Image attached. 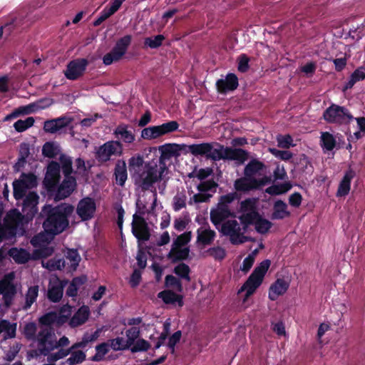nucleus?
I'll return each instance as SVG.
<instances>
[{"label": "nucleus", "mask_w": 365, "mask_h": 365, "mask_svg": "<svg viewBox=\"0 0 365 365\" xmlns=\"http://www.w3.org/2000/svg\"><path fill=\"white\" fill-rule=\"evenodd\" d=\"M110 349V346L108 341L101 343V344L96 346V353L93 356L94 360L101 361V359H103L104 356L109 351Z\"/></svg>", "instance_id": "56"}, {"label": "nucleus", "mask_w": 365, "mask_h": 365, "mask_svg": "<svg viewBox=\"0 0 365 365\" xmlns=\"http://www.w3.org/2000/svg\"><path fill=\"white\" fill-rule=\"evenodd\" d=\"M289 215L290 212L288 211L287 205L282 200H277V202H275L273 207L272 219L282 220L288 217Z\"/></svg>", "instance_id": "36"}, {"label": "nucleus", "mask_w": 365, "mask_h": 365, "mask_svg": "<svg viewBox=\"0 0 365 365\" xmlns=\"http://www.w3.org/2000/svg\"><path fill=\"white\" fill-rule=\"evenodd\" d=\"M355 173L352 170H349L346 173L339 185L336 193L337 196L343 197L348 195L351 187V181Z\"/></svg>", "instance_id": "35"}, {"label": "nucleus", "mask_w": 365, "mask_h": 365, "mask_svg": "<svg viewBox=\"0 0 365 365\" xmlns=\"http://www.w3.org/2000/svg\"><path fill=\"white\" fill-rule=\"evenodd\" d=\"M190 272V269L189 266L185 263L179 264L174 269L175 274H176L180 277L185 279L187 282L190 281V277L189 275Z\"/></svg>", "instance_id": "53"}, {"label": "nucleus", "mask_w": 365, "mask_h": 365, "mask_svg": "<svg viewBox=\"0 0 365 365\" xmlns=\"http://www.w3.org/2000/svg\"><path fill=\"white\" fill-rule=\"evenodd\" d=\"M113 134L119 140L125 143H132L135 141V137L129 126L125 124L118 125L113 131Z\"/></svg>", "instance_id": "31"}, {"label": "nucleus", "mask_w": 365, "mask_h": 365, "mask_svg": "<svg viewBox=\"0 0 365 365\" xmlns=\"http://www.w3.org/2000/svg\"><path fill=\"white\" fill-rule=\"evenodd\" d=\"M71 314V306H63L60 312H56V317L55 319V325L60 327L66 323L69 317Z\"/></svg>", "instance_id": "43"}, {"label": "nucleus", "mask_w": 365, "mask_h": 365, "mask_svg": "<svg viewBox=\"0 0 365 365\" xmlns=\"http://www.w3.org/2000/svg\"><path fill=\"white\" fill-rule=\"evenodd\" d=\"M186 205V196L184 193H178L174 197L173 207L175 210H179Z\"/></svg>", "instance_id": "63"}, {"label": "nucleus", "mask_w": 365, "mask_h": 365, "mask_svg": "<svg viewBox=\"0 0 365 365\" xmlns=\"http://www.w3.org/2000/svg\"><path fill=\"white\" fill-rule=\"evenodd\" d=\"M53 103L52 99H45L38 103H33L24 106H20L17 109L19 115H28L36 110L49 106Z\"/></svg>", "instance_id": "32"}, {"label": "nucleus", "mask_w": 365, "mask_h": 365, "mask_svg": "<svg viewBox=\"0 0 365 365\" xmlns=\"http://www.w3.org/2000/svg\"><path fill=\"white\" fill-rule=\"evenodd\" d=\"M73 207L68 204H61L52 207L51 205H45L41 215L47 217L43 226L47 233L57 235L62 232L68 225V217L73 213Z\"/></svg>", "instance_id": "1"}, {"label": "nucleus", "mask_w": 365, "mask_h": 365, "mask_svg": "<svg viewBox=\"0 0 365 365\" xmlns=\"http://www.w3.org/2000/svg\"><path fill=\"white\" fill-rule=\"evenodd\" d=\"M220 232L229 237L230 241L233 245L242 244L249 240V237L244 234L245 227H242L236 220H228L222 224Z\"/></svg>", "instance_id": "9"}, {"label": "nucleus", "mask_w": 365, "mask_h": 365, "mask_svg": "<svg viewBox=\"0 0 365 365\" xmlns=\"http://www.w3.org/2000/svg\"><path fill=\"white\" fill-rule=\"evenodd\" d=\"M192 238L190 231L185 232L178 235L173 241L171 249L167 255V258L172 262L186 259L190 253V249L187 245Z\"/></svg>", "instance_id": "8"}, {"label": "nucleus", "mask_w": 365, "mask_h": 365, "mask_svg": "<svg viewBox=\"0 0 365 365\" xmlns=\"http://www.w3.org/2000/svg\"><path fill=\"white\" fill-rule=\"evenodd\" d=\"M16 323L0 318V335L4 340L13 339L16 336Z\"/></svg>", "instance_id": "33"}, {"label": "nucleus", "mask_w": 365, "mask_h": 365, "mask_svg": "<svg viewBox=\"0 0 365 365\" xmlns=\"http://www.w3.org/2000/svg\"><path fill=\"white\" fill-rule=\"evenodd\" d=\"M270 262L269 260L263 261L257 267L243 286L239 289L238 293L245 292L243 303L253 294L257 288L262 284L264 276L269 269Z\"/></svg>", "instance_id": "7"}, {"label": "nucleus", "mask_w": 365, "mask_h": 365, "mask_svg": "<svg viewBox=\"0 0 365 365\" xmlns=\"http://www.w3.org/2000/svg\"><path fill=\"white\" fill-rule=\"evenodd\" d=\"M167 173L168 168L163 164H146L134 174L135 184L143 190H149L154 183L163 180Z\"/></svg>", "instance_id": "3"}, {"label": "nucleus", "mask_w": 365, "mask_h": 365, "mask_svg": "<svg viewBox=\"0 0 365 365\" xmlns=\"http://www.w3.org/2000/svg\"><path fill=\"white\" fill-rule=\"evenodd\" d=\"M216 86L220 93H226L237 88L238 79L235 74L230 73L225 79H219L217 81Z\"/></svg>", "instance_id": "29"}, {"label": "nucleus", "mask_w": 365, "mask_h": 365, "mask_svg": "<svg viewBox=\"0 0 365 365\" xmlns=\"http://www.w3.org/2000/svg\"><path fill=\"white\" fill-rule=\"evenodd\" d=\"M140 334V329L135 327H133L125 331L126 339L125 341L130 348L134 342L137 341Z\"/></svg>", "instance_id": "47"}, {"label": "nucleus", "mask_w": 365, "mask_h": 365, "mask_svg": "<svg viewBox=\"0 0 365 365\" xmlns=\"http://www.w3.org/2000/svg\"><path fill=\"white\" fill-rule=\"evenodd\" d=\"M150 347V344L148 341L143 339H138L137 341L134 342L129 349L132 353L145 351L148 350Z\"/></svg>", "instance_id": "52"}, {"label": "nucleus", "mask_w": 365, "mask_h": 365, "mask_svg": "<svg viewBox=\"0 0 365 365\" xmlns=\"http://www.w3.org/2000/svg\"><path fill=\"white\" fill-rule=\"evenodd\" d=\"M236 196V193L232 192L220 197L217 204L210 210V220L215 226L221 225L230 217H235L230 204L235 200Z\"/></svg>", "instance_id": "5"}, {"label": "nucleus", "mask_w": 365, "mask_h": 365, "mask_svg": "<svg viewBox=\"0 0 365 365\" xmlns=\"http://www.w3.org/2000/svg\"><path fill=\"white\" fill-rule=\"evenodd\" d=\"M255 230L261 233L264 234L268 232L272 227V223L269 220L259 217L255 224Z\"/></svg>", "instance_id": "55"}, {"label": "nucleus", "mask_w": 365, "mask_h": 365, "mask_svg": "<svg viewBox=\"0 0 365 365\" xmlns=\"http://www.w3.org/2000/svg\"><path fill=\"white\" fill-rule=\"evenodd\" d=\"M81 282V279L79 278L73 279L66 290V294L69 297L76 296L78 291L77 285Z\"/></svg>", "instance_id": "64"}, {"label": "nucleus", "mask_w": 365, "mask_h": 365, "mask_svg": "<svg viewBox=\"0 0 365 365\" xmlns=\"http://www.w3.org/2000/svg\"><path fill=\"white\" fill-rule=\"evenodd\" d=\"M9 254L18 263H25L30 259L29 253L22 249L11 248Z\"/></svg>", "instance_id": "40"}, {"label": "nucleus", "mask_w": 365, "mask_h": 365, "mask_svg": "<svg viewBox=\"0 0 365 365\" xmlns=\"http://www.w3.org/2000/svg\"><path fill=\"white\" fill-rule=\"evenodd\" d=\"M264 164L261 161L254 159L252 160L245 168L244 174L246 177L252 178L254 175L259 173L264 168Z\"/></svg>", "instance_id": "37"}, {"label": "nucleus", "mask_w": 365, "mask_h": 365, "mask_svg": "<svg viewBox=\"0 0 365 365\" xmlns=\"http://www.w3.org/2000/svg\"><path fill=\"white\" fill-rule=\"evenodd\" d=\"M76 187V180L71 176H65V179L58 189L55 199L56 200L68 197Z\"/></svg>", "instance_id": "25"}, {"label": "nucleus", "mask_w": 365, "mask_h": 365, "mask_svg": "<svg viewBox=\"0 0 365 365\" xmlns=\"http://www.w3.org/2000/svg\"><path fill=\"white\" fill-rule=\"evenodd\" d=\"M164 40L165 36L163 35L159 34L155 36L145 38L144 44L150 48H156L162 45V43Z\"/></svg>", "instance_id": "54"}, {"label": "nucleus", "mask_w": 365, "mask_h": 365, "mask_svg": "<svg viewBox=\"0 0 365 365\" xmlns=\"http://www.w3.org/2000/svg\"><path fill=\"white\" fill-rule=\"evenodd\" d=\"M130 41V36H125L119 39L111 51L104 56L103 58V63L108 66L113 62L120 61L126 53Z\"/></svg>", "instance_id": "14"}, {"label": "nucleus", "mask_w": 365, "mask_h": 365, "mask_svg": "<svg viewBox=\"0 0 365 365\" xmlns=\"http://www.w3.org/2000/svg\"><path fill=\"white\" fill-rule=\"evenodd\" d=\"M66 282L61 281L56 275H51L49 278L47 297L53 302H59L63 294V287Z\"/></svg>", "instance_id": "20"}, {"label": "nucleus", "mask_w": 365, "mask_h": 365, "mask_svg": "<svg viewBox=\"0 0 365 365\" xmlns=\"http://www.w3.org/2000/svg\"><path fill=\"white\" fill-rule=\"evenodd\" d=\"M324 118L329 123H347L353 116L345 108L333 104L324 113Z\"/></svg>", "instance_id": "16"}, {"label": "nucleus", "mask_w": 365, "mask_h": 365, "mask_svg": "<svg viewBox=\"0 0 365 365\" xmlns=\"http://www.w3.org/2000/svg\"><path fill=\"white\" fill-rule=\"evenodd\" d=\"M89 309L86 306H83L74 314L69 321V325L71 327H77L83 324L88 318Z\"/></svg>", "instance_id": "34"}, {"label": "nucleus", "mask_w": 365, "mask_h": 365, "mask_svg": "<svg viewBox=\"0 0 365 365\" xmlns=\"http://www.w3.org/2000/svg\"><path fill=\"white\" fill-rule=\"evenodd\" d=\"M35 120L33 117H28L25 120H19L14 124V127L17 132L21 133L32 127Z\"/></svg>", "instance_id": "48"}, {"label": "nucleus", "mask_w": 365, "mask_h": 365, "mask_svg": "<svg viewBox=\"0 0 365 365\" xmlns=\"http://www.w3.org/2000/svg\"><path fill=\"white\" fill-rule=\"evenodd\" d=\"M60 179V165L56 162H51L47 168L45 177L46 185L51 188L54 187Z\"/></svg>", "instance_id": "26"}, {"label": "nucleus", "mask_w": 365, "mask_h": 365, "mask_svg": "<svg viewBox=\"0 0 365 365\" xmlns=\"http://www.w3.org/2000/svg\"><path fill=\"white\" fill-rule=\"evenodd\" d=\"M72 121L73 118L68 116L47 120L43 123V130L46 133L53 134L69 125Z\"/></svg>", "instance_id": "22"}, {"label": "nucleus", "mask_w": 365, "mask_h": 365, "mask_svg": "<svg viewBox=\"0 0 365 365\" xmlns=\"http://www.w3.org/2000/svg\"><path fill=\"white\" fill-rule=\"evenodd\" d=\"M88 64L86 58L73 60L68 63L64 75L69 80H76L83 75Z\"/></svg>", "instance_id": "18"}, {"label": "nucleus", "mask_w": 365, "mask_h": 365, "mask_svg": "<svg viewBox=\"0 0 365 365\" xmlns=\"http://www.w3.org/2000/svg\"><path fill=\"white\" fill-rule=\"evenodd\" d=\"M187 148L188 151L195 156H205L214 161L223 159L225 146L216 142L192 144Z\"/></svg>", "instance_id": "6"}, {"label": "nucleus", "mask_w": 365, "mask_h": 365, "mask_svg": "<svg viewBox=\"0 0 365 365\" xmlns=\"http://www.w3.org/2000/svg\"><path fill=\"white\" fill-rule=\"evenodd\" d=\"M36 341L38 343L41 353L45 356L49 355V353L54 349H58L57 351L66 349L65 347L70 344L68 338L66 336L57 340L52 328L45 326H39Z\"/></svg>", "instance_id": "4"}, {"label": "nucleus", "mask_w": 365, "mask_h": 365, "mask_svg": "<svg viewBox=\"0 0 365 365\" xmlns=\"http://www.w3.org/2000/svg\"><path fill=\"white\" fill-rule=\"evenodd\" d=\"M277 145L282 148H289L295 145L293 143V139L289 135H279L277 136Z\"/></svg>", "instance_id": "58"}, {"label": "nucleus", "mask_w": 365, "mask_h": 365, "mask_svg": "<svg viewBox=\"0 0 365 365\" xmlns=\"http://www.w3.org/2000/svg\"><path fill=\"white\" fill-rule=\"evenodd\" d=\"M39 287L38 285L30 286L25 294V304L23 307L24 309H29L36 302L38 294Z\"/></svg>", "instance_id": "38"}, {"label": "nucleus", "mask_w": 365, "mask_h": 365, "mask_svg": "<svg viewBox=\"0 0 365 365\" xmlns=\"http://www.w3.org/2000/svg\"><path fill=\"white\" fill-rule=\"evenodd\" d=\"M56 317V312H51L38 319L39 326H45L50 327L51 325H55V319Z\"/></svg>", "instance_id": "57"}, {"label": "nucleus", "mask_w": 365, "mask_h": 365, "mask_svg": "<svg viewBox=\"0 0 365 365\" xmlns=\"http://www.w3.org/2000/svg\"><path fill=\"white\" fill-rule=\"evenodd\" d=\"M166 287H171L177 292H181L182 287L180 281L173 275H167L165 277Z\"/></svg>", "instance_id": "60"}, {"label": "nucleus", "mask_w": 365, "mask_h": 365, "mask_svg": "<svg viewBox=\"0 0 365 365\" xmlns=\"http://www.w3.org/2000/svg\"><path fill=\"white\" fill-rule=\"evenodd\" d=\"M42 266L50 271L61 270L65 267V261L61 258H53L42 261Z\"/></svg>", "instance_id": "42"}, {"label": "nucleus", "mask_w": 365, "mask_h": 365, "mask_svg": "<svg viewBox=\"0 0 365 365\" xmlns=\"http://www.w3.org/2000/svg\"><path fill=\"white\" fill-rule=\"evenodd\" d=\"M216 237V232L209 226L200 227L197 230V242L203 246L211 245Z\"/></svg>", "instance_id": "27"}, {"label": "nucleus", "mask_w": 365, "mask_h": 365, "mask_svg": "<svg viewBox=\"0 0 365 365\" xmlns=\"http://www.w3.org/2000/svg\"><path fill=\"white\" fill-rule=\"evenodd\" d=\"M123 153V144L120 140H110L98 148L96 158L98 162L106 163Z\"/></svg>", "instance_id": "11"}, {"label": "nucleus", "mask_w": 365, "mask_h": 365, "mask_svg": "<svg viewBox=\"0 0 365 365\" xmlns=\"http://www.w3.org/2000/svg\"><path fill=\"white\" fill-rule=\"evenodd\" d=\"M38 195L34 192H29L23 203V215L17 210H11L6 216V225L9 226L11 235L16 234V228L22 225L24 222H28L33 219L38 212L37 205L38 203Z\"/></svg>", "instance_id": "2"}, {"label": "nucleus", "mask_w": 365, "mask_h": 365, "mask_svg": "<svg viewBox=\"0 0 365 365\" xmlns=\"http://www.w3.org/2000/svg\"><path fill=\"white\" fill-rule=\"evenodd\" d=\"M66 259L70 263V267L71 269L75 270L78 267L81 260V257L78 252L74 250H68L66 255Z\"/></svg>", "instance_id": "51"}, {"label": "nucleus", "mask_w": 365, "mask_h": 365, "mask_svg": "<svg viewBox=\"0 0 365 365\" xmlns=\"http://www.w3.org/2000/svg\"><path fill=\"white\" fill-rule=\"evenodd\" d=\"M38 330L39 326L34 322H29L24 327V334L26 339L36 341Z\"/></svg>", "instance_id": "44"}, {"label": "nucleus", "mask_w": 365, "mask_h": 365, "mask_svg": "<svg viewBox=\"0 0 365 365\" xmlns=\"http://www.w3.org/2000/svg\"><path fill=\"white\" fill-rule=\"evenodd\" d=\"M179 124L177 121L172 120L160 125L150 126L141 131V138L145 140H153L165 134L178 130Z\"/></svg>", "instance_id": "12"}, {"label": "nucleus", "mask_w": 365, "mask_h": 365, "mask_svg": "<svg viewBox=\"0 0 365 365\" xmlns=\"http://www.w3.org/2000/svg\"><path fill=\"white\" fill-rule=\"evenodd\" d=\"M59 162L58 164L61 165L65 176H70L73 170L71 158L66 155H61L59 158Z\"/></svg>", "instance_id": "49"}, {"label": "nucleus", "mask_w": 365, "mask_h": 365, "mask_svg": "<svg viewBox=\"0 0 365 365\" xmlns=\"http://www.w3.org/2000/svg\"><path fill=\"white\" fill-rule=\"evenodd\" d=\"M270 182L271 178L268 176L255 178L245 175V177L236 180L234 186L237 191L247 192L252 190L260 189Z\"/></svg>", "instance_id": "13"}, {"label": "nucleus", "mask_w": 365, "mask_h": 365, "mask_svg": "<svg viewBox=\"0 0 365 365\" xmlns=\"http://www.w3.org/2000/svg\"><path fill=\"white\" fill-rule=\"evenodd\" d=\"M115 180L118 184L123 185L127 180V170L125 162L119 163L115 168Z\"/></svg>", "instance_id": "41"}, {"label": "nucleus", "mask_w": 365, "mask_h": 365, "mask_svg": "<svg viewBox=\"0 0 365 365\" xmlns=\"http://www.w3.org/2000/svg\"><path fill=\"white\" fill-rule=\"evenodd\" d=\"M291 188V185L288 183L272 185L266 189V192L270 195H279L286 192Z\"/></svg>", "instance_id": "59"}, {"label": "nucleus", "mask_w": 365, "mask_h": 365, "mask_svg": "<svg viewBox=\"0 0 365 365\" xmlns=\"http://www.w3.org/2000/svg\"><path fill=\"white\" fill-rule=\"evenodd\" d=\"M96 210L95 200L89 197L81 200L77 205L76 213L83 221L89 220L94 217Z\"/></svg>", "instance_id": "19"}, {"label": "nucleus", "mask_w": 365, "mask_h": 365, "mask_svg": "<svg viewBox=\"0 0 365 365\" xmlns=\"http://www.w3.org/2000/svg\"><path fill=\"white\" fill-rule=\"evenodd\" d=\"M110 349L113 351H121L129 349V347L123 337H116L115 339H112L108 341Z\"/></svg>", "instance_id": "50"}, {"label": "nucleus", "mask_w": 365, "mask_h": 365, "mask_svg": "<svg viewBox=\"0 0 365 365\" xmlns=\"http://www.w3.org/2000/svg\"><path fill=\"white\" fill-rule=\"evenodd\" d=\"M73 349L69 351L71 356L67 359L66 363L69 365H75L81 363L86 359V354L83 351Z\"/></svg>", "instance_id": "45"}, {"label": "nucleus", "mask_w": 365, "mask_h": 365, "mask_svg": "<svg viewBox=\"0 0 365 365\" xmlns=\"http://www.w3.org/2000/svg\"><path fill=\"white\" fill-rule=\"evenodd\" d=\"M132 229L134 235L139 240H148L150 237V233L147 224L144 219L137 215H133Z\"/></svg>", "instance_id": "24"}, {"label": "nucleus", "mask_w": 365, "mask_h": 365, "mask_svg": "<svg viewBox=\"0 0 365 365\" xmlns=\"http://www.w3.org/2000/svg\"><path fill=\"white\" fill-rule=\"evenodd\" d=\"M185 145H179L175 143H169L159 147L160 156L159 158L158 164L165 165V160L173 157H178L181 151L185 148Z\"/></svg>", "instance_id": "21"}, {"label": "nucleus", "mask_w": 365, "mask_h": 365, "mask_svg": "<svg viewBox=\"0 0 365 365\" xmlns=\"http://www.w3.org/2000/svg\"><path fill=\"white\" fill-rule=\"evenodd\" d=\"M268 150L276 158L282 160H289L293 156L292 153L287 150H279L273 148H268Z\"/></svg>", "instance_id": "61"}, {"label": "nucleus", "mask_w": 365, "mask_h": 365, "mask_svg": "<svg viewBox=\"0 0 365 365\" xmlns=\"http://www.w3.org/2000/svg\"><path fill=\"white\" fill-rule=\"evenodd\" d=\"M254 203L251 200H246L241 202L240 209L243 214L240 216L242 222L247 227L250 224H255L259 218L258 214L253 210Z\"/></svg>", "instance_id": "23"}, {"label": "nucleus", "mask_w": 365, "mask_h": 365, "mask_svg": "<svg viewBox=\"0 0 365 365\" xmlns=\"http://www.w3.org/2000/svg\"><path fill=\"white\" fill-rule=\"evenodd\" d=\"M36 185V179L33 174H22L20 178L13 183L14 195L19 200L24 197L27 189Z\"/></svg>", "instance_id": "17"}, {"label": "nucleus", "mask_w": 365, "mask_h": 365, "mask_svg": "<svg viewBox=\"0 0 365 365\" xmlns=\"http://www.w3.org/2000/svg\"><path fill=\"white\" fill-rule=\"evenodd\" d=\"M289 286V282L284 279H277L269 287V298L272 301L276 300L279 296L284 294L287 292Z\"/></svg>", "instance_id": "30"}, {"label": "nucleus", "mask_w": 365, "mask_h": 365, "mask_svg": "<svg viewBox=\"0 0 365 365\" xmlns=\"http://www.w3.org/2000/svg\"><path fill=\"white\" fill-rule=\"evenodd\" d=\"M15 274L10 272L0 279V295L6 307L13 304L15 297L17 294V287L14 283Z\"/></svg>", "instance_id": "10"}, {"label": "nucleus", "mask_w": 365, "mask_h": 365, "mask_svg": "<svg viewBox=\"0 0 365 365\" xmlns=\"http://www.w3.org/2000/svg\"><path fill=\"white\" fill-rule=\"evenodd\" d=\"M321 141L323 148L327 151L332 150L336 145L334 136L328 132L322 133Z\"/></svg>", "instance_id": "46"}, {"label": "nucleus", "mask_w": 365, "mask_h": 365, "mask_svg": "<svg viewBox=\"0 0 365 365\" xmlns=\"http://www.w3.org/2000/svg\"><path fill=\"white\" fill-rule=\"evenodd\" d=\"M158 296L159 298L162 299L165 304H175V302H178L179 305L182 306L181 297L170 290L160 292L158 293Z\"/></svg>", "instance_id": "39"}, {"label": "nucleus", "mask_w": 365, "mask_h": 365, "mask_svg": "<svg viewBox=\"0 0 365 365\" xmlns=\"http://www.w3.org/2000/svg\"><path fill=\"white\" fill-rule=\"evenodd\" d=\"M207 254L215 259L221 260L225 258L226 252L221 247H214L207 251Z\"/></svg>", "instance_id": "62"}, {"label": "nucleus", "mask_w": 365, "mask_h": 365, "mask_svg": "<svg viewBox=\"0 0 365 365\" xmlns=\"http://www.w3.org/2000/svg\"><path fill=\"white\" fill-rule=\"evenodd\" d=\"M248 157V153L242 149L225 147L222 160H236L239 163H243Z\"/></svg>", "instance_id": "28"}, {"label": "nucleus", "mask_w": 365, "mask_h": 365, "mask_svg": "<svg viewBox=\"0 0 365 365\" xmlns=\"http://www.w3.org/2000/svg\"><path fill=\"white\" fill-rule=\"evenodd\" d=\"M101 329H98L92 334L86 333L83 338L82 341L80 342H76L73 344L71 347L67 349H62L61 351L54 352L52 355L48 357L49 361H56L59 359H63L69 354V351L73 349L83 348L86 346L89 342L94 341L98 339L100 336V334L101 332Z\"/></svg>", "instance_id": "15"}]
</instances>
